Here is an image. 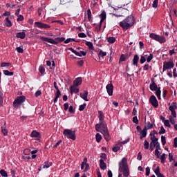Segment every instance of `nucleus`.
I'll return each instance as SVG.
<instances>
[{"label": "nucleus", "instance_id": "de8ad7c7", "mask_svg": "<svg viewBox=\"0 0 177 177\" xmlns=\"http://www.w3.org/2000/svg\"><path fill=\"white\" fill-rule=\"evenodd\" d=\"M165 159H166L165 153H162L160 157L162 164H164L165 162Z\"/></svg>", "mask_w": 177, "mask_h": 177}, {"label": "nucleus", "instance_id": "72a5a7b5", "mask_svg": "<svg viewBox=\"0 0 177 177\" xmlns=\"http://www.w3.org/2000/svg\"><path fill=\"white\" fill-rule=\"evenodd\" d=\"M3 74L4 75H7L8 77H12V75H13L15 73L13 72H10L8 70H5L3 71Z\"/></svg>", "mask_w": 177, "mask_h": 177}, {"label": "nucleus", "instance_id": "dca6fc26", "mask_svg": "<svg viewBox=\"0 0 177 177\" xmlns=\"http://www.w3.org/2000/svg\"><path fill=\"white\" fill-rule=\"evenodd\" d=\"M80 96L83 100H85V102L89 101V100H88V92L86 91H84L83 93H80Z\"/></svg>", "mask_w": 177, "mask_h": 177}, {"label": "nucleus", "instance_id": "f257e3e1", "mask_svg": "<svg viewBox=\"0 0 177 177\" xmlns=\"http://www.w3.org/2000/svg\"><path fill=\"white\" fill-rule=\"evenodd\" d=\"M133 24H135V18L132 15L128 16L123 21L119 24L120 27L122 28L124 31L129 30Z\"/></svg>", "mask_w": 177, "mask_h": 177}, {"label": "nucleus", "instance_id": "603ef678", "mask_svg": "<svg viewBox=\"0 0 177 177\" xmlns=\"http://www.w3.org/2000/svg\"><path fill=\"white\" fill-rule=\"evenodd\" d=\"M156 175L158 176V175L161 174V172H160V167H158L156 168L155 171H154Z\"/></svg>", "mask_w": 177, "mask_h": 177}, {"label": "nucleus", "instance_id": "c03bdc74", "mask_svg": "<svg viewBox=\"0 0 177 177\" xmlns=\"http://www.w3.org/2000/svg\"><path fill=\"white\" fill-rule=\"evenodd\" d=\"M86 45L87 46H88V48H89V49H93V44L92 42H91V41H87V42L86 43Z\"/></svg>", "mask_w": 177, "mask_h": 177}, {"label": "nucleus", "instance_id": "052dcab7", "mask_svg": "<svg viewBox=\"0 0 177 177\" xmlns=\"http://www.w3.org/2000/svg\"><path fill=\"white\" fill-rule=\"evenodd\" d=\"M155 156L156 158H160V150L155 149Z\"/></svg>", "mask_w": 177, "mask_h": 177}, {"label": "nucleus", "instance_id": "5fc2aeb1", "mask_svg": "<svg viewBox=\"0 0 177 177\" xmlns=\"http://www.w3.org/2000/svg\"><path fill=\"white\" fill-rule=\"evenodd\" d=\"M17 52H18V53H23V52H24V50H23V47H17L16 48Z\"/></svg>", "mask_w": 177, "mask_h": 177}, {"label": "nucleus", "instance_id": "a19ab883", "mask_svg": "<svg viewBox=\"0 0 177 177\" xmlns=\"http://www.w3.org/2000/svg\"><path fill=\"white\" fill-rule=\"evenodd\" d=\"M169 122H171L172 125H175V123H176L175 118L172 115L169 116Z\"/></svg>", "mask_w": 177, "mask_h": 177}, {"label": "nucleus", "instance_id": "0e129e2a", "mask_svg": "<svg viewBox=\"0 0 177 177\" xmlns=\"http://www.w3.org/2000/svg\"><path fill=\"white\" fill-rule=\"evenodd\" d=\"M71 41H75V40L72 38H68L66 40L64 41V44H69V42H71Z\"/></svg>", "mask_w": 177, "mask_h": 177}, {"label": "nucleus", "instance_id": "e433bc0d", "mask_svg": "<svg viewBox=\"0 0 177 177\" xmlns=\"http://www.w3.org/2000/svg\"><path fill=\"white\" fill-rule=\"evenodd\" d=\"M87 17L88 19V21L92 20V12L91 11V9L87 10Z\"/></svg>", "mask_w": 177, "mask_h": 177}, {"label": "nucleus", "instance_id": "e2e57ef3", "mask_svg": "<svg viewBox=\"0 0 177 177\" xmlns=\"http://www.w3.org/2000/svg\"><path fill=\"white\" fill-rule=\"evenodd\" d=\"M10 63L3 62L1 63V67H9Z\"/></svg>", "mask_w": 177, "mask_h": 177}, {"label": "nucleus", "instance_id": "4c0bfd02", "mask_svg": "<svg viewBox=\"0 0 177 177\" xmlns=\"http://www.w3.org/2000/svg\"><path fill=\"white\" fill-rule=\"evenodd\" d=\"M95 139H96V142L97 143H100V140H102V135H100V133H97L95 135Z\"/></svg>", "mask_w": 177, "mask_h": 177}, {"label": "nucleus", "instance_id": "79ce46f5", "mask_svg": "<svg viewBox=\"0 0 177 177\" xmlns=\"http://www.w3.org/2000/svg\"><path fill=\"white\" fill-rule=\"evenodd\" d=\"M86 107V103H84L83 104H82L79 106V111H84V110H85Z\"/></svg>", "mask_w": 177, "mask_h": 177}, {"label": "nucleus", "instance_id": "9d476101", "mask_svg": "<svg viewBox=\"0 0 177 177\" xmlns=\"http://www.w3.org/2000/svg\"><path fill=\"white\" fill-rule=\"evenodd\" d=\"M35 27L37 28H44L45 30H48V28H50V26L46 24H44L42 22H35Z\"/></svg>", "mask_w": 177, "mask_h": 177}, {"label": "nucleus", "instance_id": "49530a36", "mask_svg": "<svg viewBox=\"0 0 177 177\" xmlns=\"http://www.w3.org/2000/svg\"><path fill=\"white\" fill-rule=\"evenodd\" d=\"M153 60V54H149V55L147 57V63H150Z\"/></svg>", "mask_w": 177, "mask_h": 177}, {"label": "nucleus", "instance_id": "bb28decb", "mask_svg": "<svg viewBox=\"0 0 177 177\" xmlns=\"http://www.w3.org/2000/svg\"><path fill=\"white\" fill-rule=\"evenodd\" d=\"M176 102H172L171 106L169 107V110H170V111H176Z\"/></svg>", "mask_w": 177, "mask_h": 177}, {"label": "nucleus", "instance_id": "f3484780", "mask_svg": "<svg viewBox=\"0 0 177 177\" xmlns=\"http://www.w3.org/2000/svg\"><path fill=\"white\" fill-rule=\"evenodd\" d=\"M100 167L103 171H104V169H107V165H106V162H104V160H103V159L100 160Z\"/></svg>", "mask_w": 177, "mask_h": 177}, {"label": "nucleus", "instance_id": "ea45409f", "mask_svg": "<svg viewBox=\"0 0 177 177\" xmlns=\"http://www.w3.org/2000/svg\"><path fill=\"white\" fill-rule=\"evenodd\" d=\"M0 175L3 177H8V172L5 171V169L0 170Z\"/></svg>", "mask_w": 177, "mask_h": 177}, {"label": "nucleus", "instance_id": "6e6d98bb", "mask_svg": "<svg viewBox=\"0 0 177 177\" xmlns=\"http://www.w3.org/2000/svg\"><path fill=\"white\" fill-rule=\"evenodd\" d=\"M120 149H121V147H120V146L117 145L115 147H114L112 150L113 151H114L115 153H117V151H118V150H120Z\"/></svg>", "mask_w": 177, "mask_h": 177}, {"label": "nucleus", "instance_id": "6e6552de", "mask_svg": "<svg viewBox=\"0 0 177 177\" xmlns=\"http://www.w3.org/2000/svg\"><path fill=\"white\" fill-rule=\"evenodd\" d=\"M175 66V64H174V61L172 59H169V62H165L163 63V72L166 70H171V68H174Z\"/></svg>", "mask_w": 177, "mask_h": 177}, {"label": "nucleus", "instance_id": "774afa93", "mask_svg": "<svg viewBox=\"0 0 177 177\" xmlns=\"http://www.w3.org/2000/svg\"><path fill=\"white\" fill-rule=\"evenodd\" d=\"M173 147H177V138H175L174 140Z\"/></svg>", "mask_w": 177, "mask_h": 177}, {"label": "nucleus", "instance_id": "393cba45", "mask_svg": "<svg viewBox=\"0 0 177 177\" xmlns=\"http://www.w3.org/2000/svg\"><path fill=\"white\" fill-rule=\"evenodd\" d=\"M102 22H100L99 24H93L94 27H95V31L97 32H100V30H102Z\"/></svg>", "mask_w": 177, "mask_h": 177}, {"label": "nucleus", "instance_id": "4be33fe9", "mask_svg": "<svg viewBox=\"0 0 177 177\" xmlns=\"http://www.w3.org/2000/svg\"><path fill=\"white\" fill-rule=\"evenodd\" d=\"M17 38H20L21 39H24L26 38V32H19L16 34Z\"/></svg>", "mask_w": 177, "mask_h": 177}, {"label": "nucleus", "instance_id": "ddd939ff", "mask_svg": "<svg viewBox=\"0 0 177 177\" xmlns=\"http://www.w3.org/2000/svg\"><path fill=\"white\" fill-rule=\"evenodd\" d=\"M114 88V86H113V84L111 82H110L109 84H108L106 86V92L109 95V96H113V89Z\"/></svg>", "mask_w": 177, "mask_h": 177}, {"label": "nucleus", "instance_id": "aec40b11", "mask_svg": "<svg viewBox=\"0 0 177 177\" xmlns=\"http://www.w3.org/2000/svg\"><path fill=\"white\" fill-rule=\"evenodd\" d=\"M106 11H102V13L100 15V23H103L106 20Z\"/></svg>", "mask_w": 177, "mask_h": 177}, {"label": "nucleus", "instance_id": "0eeeda50", "mask_svg": "<svg viewBox=\"0 0 177 177\" xmlns=\"http://www.w3.org/2000/svg\"><path fill=\"white\" fill-rule=\"evenodd\" d=\"M149 37L151 38V39H154V41L159 42V44H165V42H167V39H165L164 36H161L160 35L151 33L149 35Z\"/></svg>", "mask_w": 177, "mask_h": 177}, {"label": "nucleus", "instance_id": "c85d7f7f", "mask_svg": "<svg viewBox=\"0 0 177 177\" xmlns=\"http://www.w3.org/2000/svg\"><path fill=\"white\" fill-rule=\"evenodd\" d=\"M52 166V162L50 161H46L44 162V165H43L44 169L49 168Z\"/></svg>", "mask_w": 177, "mask_h": 177}, {"label": "nucleus", "instance_id": "bf43d9fd", "mask_svg": "<svg viewBox=\"0 0 177 177\" xmlns=\"http://www.w3.org/2000/svg\"><path fill=\"white\" fill-rule=\"evenodd\" d=\"M140 62L141 64H143L144 63L146 62V58L144 57L143 55H142L140 57Z\"/></svg>", "mask_w": 177, "mask_h": 177}, {"label": "nucleus", "instance_id": "7c9ffc66", "mask_svg": "<svg viewBox=\"0 0 177 177\" xmlns=\"http://www.w3.org/2000/svg\"><path fill=\"white\" fill-rule=\"evenodd\" d=\"M4 26H6V27H12V21L9 20V17L6 18V23L4 24Z\"/></svg>", "mask_w": 177, "mask_h": 177}, {"label": "nucleus", "instance_id": "9b49d317", "mask_svg": "<svg viewBox=\"0 0 177 177\" xmlns=\"http://www.w3.org/2000/svg\"><path fill=\"white\" fill-rule=\"evenodd\" d=\"M68 50H71L72 53L75 54L76 56H79L80 57H82V56H86V52L85 51H77L74 50L73 48H69Z\"/></svg>", "mask_w": 177, "mask_h": 177}, {"label": "nucleus", "instance_id": "5701e85b", "mask_svg": "<svg viewBox=\"0 0 177 177\" xmlns=\"http://www.w3.org/2000/svg\"><path fill=\"white\" fill-rule=\"evenodd\" d=\"M155 91V94L157 96L158 100H161V87H158V89Z\"/></svg>", "mask_w": 177, "mask_h": 177}, {"label": "nucleus", "instance_id": "69168bd1", "mask_svg": "<svg viewBox=\"0 0 177 177\" xmlns=\"http://www.w3.org/2000/svg\"><path fill=\"white\" fill-rule=\"evenodd\" d=\"M77 66L79 67H82V66H84V61H82V60L78 61L77 62Z\"/></svg>", "mask_w": 177, "mask_h": 177}, {"label": "nucleus", "instance_id": "8fccbe9b", "mask_svg": "<svg viewBox=\"0 0 177 177\" xmlns=\"http://www.w3.org/2000/svg\"><path fill=\"white\" fill-rule=\"evenodd\" d=\"M69 113H71V114H74V113H75V109H74V107L73 106H69V109H68Z\"/></svg>", "mask_w": 177, "mask_h": 177}, {"label": "nucleus", "instance_id": "a18cd8bd", "mask_svg": "<svg viewBox=\"0 0 177 177\" xmlns=\"http://www.w3.org/2000/svg\"><path fill=\"white\" fill-rule=\"evenodd\" d=\"M164 125L167 127V128H171V123H169V120H165Z\"/></svg>", "mask_w": 177, "mask_h": 177}, {"label": "nucleus", "instance_id": "3c124183", "mask_svg": "<svg viewBox=\"0 0 177 177\" xmlns=\"http://www.w3.org/2000/svg\"><path fill=\"white\" fill-rule=\"evenodd\" d=\"M164 133H165V129L164 128V127L162 126L160 127V130L159 131V134L164 135Z\"/></svg>", "mask_w": 177, "mask_h": 177}, {"label": "nucleus", "instance_id": "09e8293b", "mask_svg": "<svg viewBox=\"0 0 177 177\" xmlns=\"http://www.w3.org/2000/svg\"><path fill=\"white\" fill-rule=\"evenodd\" d=\"M158 6V0H154L152 3V8H157Z\"/></svg>", "mask_w": 177, "mask_h": 177}, {"label": "nucleus", "instance_id": "423d86ee", "mask_svg": "<svg viewBox=\"0 0 177 177\" xmlns=\"http://www.w3.org/2000/svg\"><path fill=\"white\" fill-rule=\"evenodd\" d=\"M63 135L65 138L68 139H71L72 140H75L77 139L75 136V131H73L71 129H66L63 131Z\"/></svg>", "mask_w": 177, "mask_h": 177}, {"label": "nucleus", "instance_id": "4468645a", "mask_svg": "<svg viewBox=\"0 0 177 177\" xmlns=\"http://www.w3.org/2000/svg\"><path fill=\"white\" fill-rule=\"evenodd\" d=\"M69 89L71 95H73V93H80V88H77V86L72 85L69 87Z\"/></svg>", "mask_w": 177, "mask_h": 177}, {"label": "nucleus", "instance_id": "2eb2a0df", "mask_svg": "<svg viewBox=\"0 0 177 177\" xmlns=\"http://www.w3.org/2000/svg\"><path fill=\"white\" fill-rule=\"evenodd\" d=\"M73 86H80L82 84V77H79L73 81Z\"/></svg>", "mask_w": 177, "mask_h": 177}, {"label": "nucleus", "instance_id": "a211bd4d", "mask_svg": "<svg viewBox=\"0 0 177 177\" xmlns=\"http://www.w3.org/2000/svg\"><path fill=\"white\" fill-rule=\"evenodd\" d=\"M138 63H139V55H135L133 59V66H136L138 67Z\"/></svg>", "mask_w": 177, "mask_h": 177}, {"label": "nucleus", "instance_id": "37998d69", "mask_svg": "<svg viewBox=\"0 0 177 177\" xmlns=\"http://www.w3.org/2000/svg\"><path fill=\"white\" fill-rule=\"evenodd\" d=\"M39 71L40 74H44V73H45V67H44V66L41 65L39 67Z\"/></svg>", "mask_w": 177, "mask_h": 177}, {"label": "nucleus", "instance_id": "680f3d73", "mask_svg": "<svg viewBox=\"0 0 177 177\" xmlns=\"http://www.w3.org/2000/svg\"><path fill=\"white\" fill-rule=\"evenodd\" d=\"M24 20V16L19 15L17 18V21H23Z\"/></svg>", "mask_w": 177, "mask_h": 177}, {"label": "nucleus", "instance_id": "1a4fd4ad", "mask_svg": "<svg viewBox=\"0 0 177 177\" xmlns=\"http://www.w3.org/2000/svg\"><path fill=\"white\" fill-rule=\"evenodd\" d=\"M149 103H151V106H153V107H155V109H157V107H158V101L157 100V98L155 95H151L150 97Z\"/></svg>", "mask_w": 177, "mask_h": 177}, {"label": "nucleus", "instance_id": "4d7b16f0", "mask_svg": "<svg viewBox=\"0 0 177 177\" xmlns=\"http://www.w3.org/2000/svg\"><path fill=\"white\" fill-rule=\"evenodd\" d=\"M133 122L134 124H139V120H138V116H134L133 118Z\"/></svg>", "mask_w": 177, "mask_h": 177}, {"label": "nucleus", "instance_id": "7ed1b4c3", "mask_svg": "<svg viewBox=\"0 0 177 177\" xmlns=\"http://www.w3.org/2000/svg\"><path fill=\"white\" fill-rule=\"evenodd\" d=\"M98 118L99 123L95 124V131H100L101 130L109 129L106 122H104V114H103L102 111H98Z\"/></svg>", "mask_w": 177, "mask_h": 177}, {"label": "nucleus", "instance_id": "a878e982", "mask_svg": "<svg viewBox=\"0 0 177 177\" xmlns=\"http://www.w3.org/2000/svg\"><path fill=\"white\" fill-rule=\"evenodd\" d=\"M146 136H147V130H146V129H144L140 131V138L143 139V138H146Z\"/></svg>", "mask_w": 177, "mask_h": 177}, {"label": "nucleus", "instance_id": "b1692460", "mask_svg": "<svg viewBox=\"0 0 177 177\" xmlns=\"http://www.w3.org/2000/svg\"><path fill=\"white\" fill-rule=\"evenodd\" d=\"M149 88L151 91H157L158 89V86H157V84L154 82H152V84L149 85Z\"/></svg>", "mask_w": 177, "mask_h": 177}, {"label": "nucleus", "instance_id": "412c9836", "mask_svg": "<svg viewBox=\"0 0 177 177\" xmlns=\"http://www.w3.org/2000/svg\"><path fill=\"white\" fill-rule=\"evenodd\" d=\"M41 136V133L37 131H32L30 133V138H39Z\"/></svg>", "mask_w": 177, "mask_h": 177}, {"label": "nucleus", "instance_id": "864d4df0", "mask_svg": "<svg viewBox=\"0 0 177 177\" xmlns=\"http://www.w3.org/2000/svg\"><path fill=\"white\" fill-rule=\"evenodd\" d=\"M55 97H62V93H60V90H57V92L55 93Z\"/></svg>", "mask_w": 177, "mask_h": 177}, {"label": "nucleus", "instance_id": "c756f323", "mask_svg": "<svg viewBox=\"0 0 177 177\" xmlns=\"http://www.w3.org/2000/svg\"><path fill=\"white\" fill-rule=\"evenodd\" d=\"M160 142H158V138H155L154 140H151L150 144L151 145L156 147L157 145H158Z\"/></svg>", "mask_w": 177, "mask_h": 177}, {"label": "nucleus", "instance_id": "2f4dec72", "mask_svg": "<svg viewBox=\"0 0 177 177\" xmlns=\"http://www.w3.org/2000/svg\"><path fill=\"white\" fill-rule=\"evenodd\" d=\"M153 128V124H151L150 122H147V125L145 127L144 129H146L147 131L148 129H152Z\"/></svg>", "mask_w": 177, "mask_h": 177}, {"label": "nucleus", "instance_id": "20e7f679", "mask_svg": "<svg viewBox=\"0 0 177 177\" xmlns=\"http://www.w3.org/2000/svg\"><path fill=\"white\" fill-rule=\"evenodd\" d=\"M40 39H41V41H44V42H48L49 44L57 45V44H59L60 42H63V41H65L66 39L64 37H57L53 39L48 37H41Z\"/></svg>", "mask_w": 177, "mask_h": 177}, {"label": "nucleus", "instance_id": "338daca9", "mask_svg": "<svg viewBox=\"0 0 177 177\" xmlns=\"http://www.w3.org/2000/svg\"><path fill=\"white\" fill-rule=\"evenodd\" d=\"M24 160H31V156L26 154L25 156H23Z\"/></svg>", "mask_w": 177, "mask_h": 177}, {"label": "nucleus", "instance_id": "f8f14e48", "mask_svg": "<svg viewBox=\"0 0 177 177\" xmlns=\"http://www.w3.org/2000/svg\"><path fill=\"white\" fill-rule=\"evenodd\" d=\"M99 132H101L102 134L103 135L105 140H106V142H109V140H110V139H111V137H110V133H109V129H106L105 130H100Z\"/></svg>", "mask_w": 177, "mask_h": 177}, {"label": "nucleus", "instance_id": "cd10ccee", "mask_svg": "<svg viewBox=\"0 0 177 177\" xmlns=\"http://www.w3.org/2000/svg\"><path fill=\"white\" fill-rule=\"evenodd\" d=\"M104 56H107V53L101 50L98 54L99 62H100V57H104Z\"/></svg>", "mask_w": 177, "mask_h": 177}, {"label": "nucleus", "instance_id": "f03ea898", "mask_svg": "<svg viewBox=\"0 0 177 177\" xmlns=\"http://www.w3.org/2000/svg\"><path fill=\"white\" fill-rule=\"evenodd\" d=\"M119 172H123V176H129V167H128V161L126 158H122L120 162H119Z\"/></svg>", "mask_w": 177, "mask_h": 177}, {"label": "nucleus", "instance_id": "f704fd0d", "mask_svg": "<svg viewBox=\"0 0 177 177\" xmlns=\"http://www.w3.org/2000/svg\"><path fill=\"white\" fill-rule=\"evenodd\" d=\"M107 41L109 44H114V42H115V37H108Z\"/></svg>", "mask_w": 177, "mask_h": 177}, {"label": "nucleus", "instance_id": "c9c22d12", "mask_svg": "<svg viewBox=\"0 0 177 177\" xmlns=\"http://www.w3.org/2000/svg\"><path fill=\"white\" fill-rule=\"evenodd\" d=\"M125 60H127V57L125 56V55H121L119 59V64L122 63V62H125Z\"/></svg>", "mask_w": 177, "mask_h": 177}, {"label": "nucleus", "instance_id": "39448f33", "mask_svg": "<svg viewBox=\"0 0 177 177\" xmlns=\"http://www.w3.org/2000/svg\"><path fill=\"white\" fill-rule=\"evenodd\" d=\"M24 102H26V96L24 95H20L16 97V99L14 100L12 106L15 109H19L20 106H21Z\"/></svg>", "mask_w": 177, "mask_h": 177}, {"label": "nucleus", "instance_id": "58836bf2", "mask_svg": "<svg viewBox=\"0 0 177 177\" xmlns=\"http://www.w3.org/2000/svg\"><path fill=\"white\" fill-rule=\"evenodd\" d=\"M161 142H162V146H165L167 143V138H165V136H161Z\"/></svg>", "mask_w": 177, "mask_h": 177}, {"label": "nucleus", "instance_id": "13d9d810", "mask_svg": "<svg viewBox=\"0 0 177 177\" xmlns=\"http://www.w3.org/2000/svg\"><path fill=\"white\" fill-rule=\"evenodd\" d=\"M79 38H86V35L84 32H81L78 34Z\"/></svg>", "mask_w": 177, "mask_h": 177}, {"label": "nucleus", "instance_id": "6ab92c4d", "mask_svg": "<svg viewBox=\"0 0 177 177\" xmlns=\"http://www.w3.org/2000/svg\"><path fill=\"white\" fill-rule=\"evenodd\" d=\"M5 125H6V122H4V126ZM4 126L1 127V133L4 136H8V129H6V127Z\"/></svg>", "mask_w": 177, "mask_h": 177}, {"label": "nucleus", "instance_id": "473e14b6", "mask_svg": "<svg viewBox=\"0 0 177 177\" xmlns=\"http://www.w3.org/2000/svg\"><path fill=\"white\" fill-rule=\"evenodd\" d=\"M149 147H150V143L149 142V141H147V140H145L144 141V149L145 150H149Z\"/></svg>", "mask_w": 177, "mask_h": 177}]
</instances>
